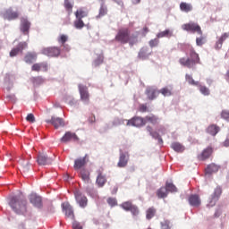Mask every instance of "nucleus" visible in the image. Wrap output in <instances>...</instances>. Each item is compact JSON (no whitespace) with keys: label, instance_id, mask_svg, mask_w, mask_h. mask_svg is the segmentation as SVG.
<instances>
[{"label":"nucleus","instance_id":"nucleus-1","mask_svg":"<svg viewBox=\"0 0 229 229\" xmlns=\"http://www.w3.org/2000/svg\"><path fill=\"white\" fill-rule=\"evenodd\" d=\"M114 40L119 44H129L131 47H133L139 43V32L131 34L130 28L123 27L117 30Z\"/></svg>","mask_w":229,"mask_h":229},{"label":"nucleus","instance_id":"nucleus-2","mask_svg":"<svg viewBox=\"0 0 229 229\" xmlns=\"http://www.w3.org/2000/svg\"><path fill=\"white\" fill-rule=\"evenodd\" d=\"M188 57H181L179 59V64L182 67H187V69H194L196 65L201 64V59L199 58V54L196 52L194 47H190L186 51Z\"/></svg>","mask_w":229,"mask_h":229},{"label":"nucleus","instance_id":"nucleus-3","mask_svg":"<svg viewBox=\"0 0 229 229\" xmlns=\"http://www.w3.org/2000/svg\"><path fill=\"white\" fill-rule=\"evenodd\" d=\"M9 205L16 214H26L28 201L22 193L10 198Z\"/></svg>","mask_w":229,"mask_h":229},{"label":"nucleus","instance_id":"nucleus-4","mask_svg":"<svg viewBox=\"0 0 229 229\" xmlns=\"http://www.w3.org/2000/svg\"><path fill=\"white\" fill-rule=\"evenodd\" d=\"M182 30L188 31L190 33H198V35H203V30H201V26L196 22H189L182 25Z\"/></svg>","mask_w":229,"mask_h":229},{"label":"nucleus","instance_id":"nucleus-5","mask_svg":"<svg viewBox=\"0 0 229 229\" xmlns=\"http://www.w3.org/2000/svg\"><path fill=\"white\" fill-rule=\"evenodd\" d=\"M42 55L46 56H51L52 58H56L62 53V50L58 47H50L43 48L41 51Z\"/></svg>","mask_w":229,"mask_h":229},{"label":"nucleus","instance_id":"nucleus-6","mask_svg":"<svg viewBox=\"0 0 229 229\" xmlns=\"http://www.w3.org/2000/svg\"><path fill=\"white\" fill-rule=\"evenodd\" d=\"M19 12L13 11L12 7L6 9L4 13H2V17L5 21H16V19H19Z\"/></svg>","mask_w":229,"mask_h":229},{"label":"nucleus","instance_id":"nucleus-7","mask_svg":"<svg viewBox=\"0 0 229 229\" xmlns=\"http://www.w3.org/2000/svg\"><path fill=\"white\" fill-rule=\"evenodd\" d=\"M46 123L47 124H52L55 130H58V128L65 126V122L64 121V118L52 116L50 120H46Z\"/></svg>","mask_w":229,"mask_h":229},{"label":"nucleus","instance_id":"nucleus-8","mask_svg":"<svg viewBox=\"0 0 229 229\" xmlns=\"http://www.w3.org/2000/svg\"><path fill=\"white\" fill-rule=\"evenodd\" d=\"M89 163V155L86 154L83 157H79L75 159L73 168L75 171H79V169H82Z\"/></svg>","mask_w":229,"mask_h":229},{"label":"nucleus","instance_id":"nucleus-9","mask_svg":"<svg viewBox=\"0 0 229 229\" xmlns=\"http://www.w3.org/2000/svg\"><path fill=\"white\" fill-rule=\"evenodd\" d=\"M130 161V154L128 152H123L120 150L119 161L117 163V167H126L128 162Z\"/></svg>","mask_w":229,"mask_h":229},{"label":"nucleus","instance_id":"nucleus-10","mask_svg":"<svg viewBox=\"0 0 229 229\" xmlns=\"http://www.w3.org/2000/svg\"><path fill=\"white\" fill-rule=\"evenodd\" d=\"M78 140H80L78 135L71 131H66L64 135L61 138V142H63L64 144H67V142H76Z\"/></svg>","mask_w":229,"mask_h":229},{"label":"nucleus","instance_id":"nucleus-11","mask_svg":"<svg viewBox=\"0 0 229 229\" xmlns=\"http://www.w3.org/2000/svg\"><path fill=\"white\" fill-rule=\"evenodd\" d=\"M145 124V119L140 116H134L127 122V126H135L136 128H140Z\"/></svg>","mask_w":229,"mask_h":229},{"label":"nucleus","instance_id":"nucleus-12","mask_svg":"<svg viewBox=\"0 0 229 229\" xmlns=\"http://www.w3.org/2000/svg\"><path fill=\"white\" fill-rule=\"evenodd\" d=\"M145 94L149 101H153L158 98L160 91H158L155 87H148L145 90Z\"/></svg>","mask_w":229,"mask_h":229},{"label":"nucleus","instance_id":"nucleus-13","mask_svg":"<svg viewBox=\"0 0 229 229\" xmlns=\"http://www.w3.org/2000/svg\"><path fill=\"white\" fill-rule=\"evenodd\" d=\"M75 199L77 203L81 207V208H85L87 207V197L81 193V191H77L74 192Z\"/></svg>","mask_w":229,"mask_h":229},{"label":"nucleus","instance_id":"nucleus-14","mask_svg":"<svg viewBox=\"0 0 229 229\" xmlns=\"http://www.w3.org/2000/svg\"><path fill=\"white\" fill-rule=\"evenodd\" d=\"M37 162L38 165H49V164H53V159L47 157L45 153H39L38 155Z\"/></svg>","mask_w":229,"mask_h":229},{"label":"nucleus","instance_id":"nucleus-15","mask_svg":"<svg viewBox=\"0 0 229 229\" xmlns=\"http://www.w3.org/2000/svg\"><path fill=\"white\" fill-rule=\"evenodd\" d=\"M49 70V65L47 63H36L31 66V71L34 72H40L42 71L43 72H47Z\"/></svg>","mask_w":229,"mask_h":229},{"label":"nucleus","instance_id":"nucleus-16","mask_svg":"<svg viewBox=\"0 0 229 229\" xmlns=\"http://www.w3.org/2000/svg\"><path fill=\"white\" fill-rule=\"evenodd\" d=\"M62 208L64 212L66 217H70V219H73L74 217V210H72V206L69 202H63Z\"/></svg>","mask_w":229,"mask_h":229},{"label":"nucleus","instance_id":"nucleus-17","mask_svg":"<svg viewBox=\"0 0 229 229\" xmlns=\"http://www.w3.org/2000/svg\"><path fill=\"white\" fill-rule=\"evenodd\" d=\"M30 28H31L30 21L26 18H21L20 30L23 32V35H30Z\"/></svg>","mask_w":229,"mask_h":229},{"label":"nucleus","instance_id":"nucleus-18","mask_svg":"<svg viewBox=\"0 0 229 229\" xmlns=\"http://www.w3.org/2000/svg\"><path fill=\"white\" fill-rule=\"evenodd\" d=\"M212 153H214V148H212V147H208L198 156V159L201 160L202 162L208 160Z\"/></svg>","mask_w":229,"mask_h":229},{"label":"nucleus","instance_id":"nucleus-19","mask_svg":"<svg viewBox=\"0 0 229 229\" xmlns=\"http://www.w3.org/2000/svg\"><path fill=\"white\" fill-rule=\"evenodd\" d=\"M26 47H28V43L27 42L19 43L17 47L13 48L11 50L10 56H12V57L17 56V55H19V53H22V51H24V49H26Z\"/></svg>","mask_w":229,"mask_h":229},{"label":"nucleus","instance_id":"nucleus-20","mask_svg":"<svg viewBox=\"0 0 229 229\" xmlns=\"http://www.w3.org/2000/svg\"><path fill=\"white\" fill-rule=\"evenodd\" d=\"M30 202L37 207V208H42V198L40 196L32 193L29 196Z\"/></svg>","mask_w":229,"mask_h":229},{"label":"nucleus","instance_id":"nucleus-21","mask_svg":"<svg viewBox=\"0 0 229 229\" xmlns=\"http://www.w3.org/2000/svg\"><path fill=\"white\" fill-rule=\"evenodd\" d=\"M79 91L81 94V98L82 101H86V103H89V89L86 86H83L81 84L79 85Z\"/></svg>","mask_w":229,"mask_h":229},{"label":"nucleus","instance_id":"nucleus-22","mask_svg":"<svg viewBox=\"0 0 229 229\" xmlns=\"http://www.w3.org/2000/svg\"><path fill=\"white\" fill-rule=\"evenodd\" d=\"M191 207H199L201 205V199L198 194H192L188 199Z\"/></svg>","mask_w":229,"mask_h":229},{"label":"nucleus","instance_id":"nucleus-23","mask_svg":"<svg viewBox=\"0 0 229 229\" xmlns=\"http://www.w3.org/2000/svg\"><path fill=\"white\" fill-rule=\"evenodd\" d=\"M97 185H98V187H104L105 183H106V177H105V175H103V170L98 169L97 170Z\"/></svg>","mask_w":229,"mask_h":229},{"label":"nucleus","instance_id":"nucleus-24","mask_svg":"<svg viewBox=\"0 0 229 229\" xmlns=\"http://www.w3.org/2000/svg\"><path fill=\"white\" fill-rule=\"evenodd\" d=\"M223 191L221 190V188L217 187L212 197H211V200L209 202V207H214V205H216V203H217V199H219V196H221Z\"/></svg>","mask_w":229,"mask_h":229},{"label":"nucleus","instance_id":"nucleus-25","mask_svg":"<svg viewBox=\"0 0 229 229\" xmlns=\"http://www.w3.org/2000/svg\"><path fill=\"white\" fill-rule=\"evenodd\" d=\"M37 57L36 52H28L24 56V62L26 64H33V62H37Z\"/></svg>","mask_w":229,"mask_h":229},{"label":"nucleus","instance_id":"nucleus-26","mask_svg":"<svg viewBox=\"0 0 229 229\" xmlns=\"http://www.w3.org/2000/svg\"><path fill=\"white\" fill-rule=\"evenodd\" d=\"M76 19H82L85 17H89V10L85 9V7L79 8L74 13Z\"/></svg>","mask_w":229,"mask_h":229},{"label":"nucleus","instance_id":"nucleus-27","mask_svg":"<svg viewBox=\"0 0 229 229\" xmlns=\"http://www.w3.org/2000/svg\"><path fill=\"white\" fill-rule=\"evenodd\" d=\"M221 129L216 124H211L208 127L207 131L209 133V135H212L213 137H216Z\"/></svg>","mask_w":229,"mask_h":229},{"label":"nucleus","instance_id":"nucleus-28","mask_svg":"<svg viewBox=\"0 0 229 229\" xmlns=\"http://www.w3.org/2000/svg\"><path fill=\"white\" fill-rule=\"evenodd\" d=\"M80 174L83 182H85L86 183H89V182H90V172H89V170L82 168L80 172Z\"/></svg>","mask_w":229,"mask_h":229},{"label":"nucleus","instance_id":"nucleus-29","mask_svg":"<svg viewBox=\"0 0 229 229\" xmlns=\"http://www.w3.org/2000/svg\"><path fill=\"white\" fill-rule=\"evenodd\" d=\"M219 169H221V166L213 163L207 166L206 174H212L213 173H217V171H219Z\"/></svg>","mask_w":229,"mask_h":229},{"label":"nucleus","instance_id":"nucleus-30","mask_svg":"<svg viewBox=\"0 0 229 229\" xmlns=\"http://www.w3.org/2000/svg\"><path fill=\"white\" fill-rule=\"evenodd\" d=\"M171 148L174 151H176V153H183L185 151V147L180 142L172 143Z\"/></svg>","mask_w":229,"mask_h":229},{"label":"nucleus","instance_id":"nucleus-31","mask_svg":"<svg viewBox=\"0 0 229 229\" xmlns=\"http://www.w3.org/2000/svg\"><path fill=\"white\" fill-rule=\"evenodd\" d=\"M144 119L145 124H148V123H150V124H158V118L155 114L147 115Z\"/></svg>","mask_w":229,"mask_h":229},{"label":"nucleus","instance_id":"nucleus-32","mask_svg":"<svg viewBox=\"0 0 229 229\" xmlns=\"http://www.w3.org/2000/svg\"><path fill=\"white\" fill-rule=\"evenodd\" d=\"M157 38H171V37H173V30L167 29L164 31L158 32L157 34Z\"/></svg>","mask_w":229,"mask_h":229},{"label":"nucleus","instance_id":"nucleus-33","mask_svg":"<svg viewBox=\"0 0 229 229\" xmlns=\"http://www.w3.org/2000/svg\"><path fill=\"white\" fill-rule=\"evenodd\" d=\"M180 10L182 12H185L186 13H189V12H192V5L191 4L182 2L180 4Z\"/></svg>","mask_w":229,"mask_h":229},{"label":"nucleus","instance_id":"nucleus-34","mask_svg":"<svg viewBox=\"0 0 229 229\" xmlns=\"http://www.w3.org/2000/svg\"><path fill=\"white\" fill-rule=\"evenodd\" d=\"M64 6L68 15H71V13H72V8L74 7L73 3H72L71 0H64Z\"/></svg>","mask_w":229,"mask_h":229},{"label":"nucleus","instance_id":"nucleus-35","mask_svg":"<svg viewBox=\"0 0 229 229\" xmlns=\"http://www.w3.org/2000/svg\"><path fill=\"white\" fill-rule=\"evenodd\" d=\"M159 94H162V96H165V97H169V96H173V88L172 87H165V88H163L159 90Z\"/></svg>","mask_w":229,"mask_h":229},{"label":"nucleus","instance_id":"nucleus-36","mask_svg":"<svg viewBox=\"0 0 229 229\" xmlns=\"http://www.w3.org/2000/svg\"><path fill=\"white\" fill-rule=\"evenodd\" d=\"M73 26L76 28V30H83V28H85V22H83L82 19L76 18V20L73 21Z\"/></svg>","mask_w":229,"mask_h":229},{"label":"nucleus","instance_id":"nucleus-37","mask_svg":"<svg viewBox=\"0 0 229 229\" xmlns=\"http://www.w3.org/2000/svg\"><path fill=\"white\" fill-rule=\"evenodd\" d=\"M197 87L199 88V92L203 96H208L210 94V89L207 86H203L199 82V85H197Z\"/></svg>","mask_w":229,"mask_h":229},{"label":"nucleus","instance_id":"nucleus-38","mask_svg":"<svg viewBox=\"0 0 229 229\" xmlns=\"http://www.w3.org/2000/svg\"><path fill=\"white\" fill-rule=\"evenodd\" d=\"M121 208L125 210L126 212H130L131 208L133 207V203L131 201H125L120 205Z\"/></svg>","mask_w":229,"mask_h":229},{"label":"nucleus","instance_id":"nucleus-39","mask_svg":"<svg viewBox=\"0 0 229 229\" xmlns=\"http://www.w3.org/2000/svg\"><path fill=\"white\" fill-rule=\"evenodd\" d=\"M105 60V56L103 54H100L97 56V58L93 61L94 67H98V65H101Z\"/></svg>","mask_w":229,"mask_h":229},{"label":"nucleus","instance_id":"nucleus-40","mask_svg":"<svg viewBox=\"0 0 229 229\" xmlns=\"http://www.w3.org/2000/svg\"><path fill=\"white\" fill-rule=\"evenodd\" d=\"M155 214H157V209L155 208H149L147 210L146 218L147 219H153L155 217Z\"/></svg>","mask_w":229,"mask_h":229},{"label":"nucleus","instance_id":"nucleus-41","mask_svg":"<svg viewBox=\"0 0 229 229\" xmlns=\"http://www.w3.org/2000/svg\"><path fill=\"white\" fill-rule=\"evenodd\" d=\"M185 80L186 81H188L190 85H193L194 87H198V85H199V81H194V79L192 78V75L186 74Z\"/></svg>","mask_w":229,"mask_h":229},{"label":"nucleus","instance_id":"nucleus-42","mask_svg":"<svg viewBox=\"0 0 229 229\" xmlns=\"http://www.w3.org/2000/svg\"><path fill=\"white\" fill-rule=\"evenodd\" d=\"M157 198H160V199L167 198V190H166V188L162 187L159 190H157Z\"/></svg>","mask_w":229,"mask_h":229},{"label":"nucleus","instance_id":"nucleus-43","mask_svg":"<svg viewBox=\"0 0 229 229\" xmlns=\"http://www.w3.org/2000/svg\"><path fill=\"white\" fill-rule=\"evenodd\" d=\"M165 189L168 192H178L176 186L171 182H166Z\"/></svg>","mask_w":229,"mask_h":229},{"label":"nucleus","instance_id":"nucleus-44","mask_svg":"<svg viewBox=\"0 0 229 229\" xmlns=\"http://www.w3.org/2000/svg\"><path fill=\"white\" fill-rule=\"evenodd\" d=\"M67 40H69V37L64 34L60 35L57 38V42L61 44V46L65 45V42H67Z\"/></svg>","mask_w":229,"mask_h":229},{"label":"nucleus","instance_id":"nucleus-45","mask_svg":"<svg viewBox=\"0 0 229 229\" xmlns=\"http://www.w3.org/2000/svg\"><path fill=\"white\" fill-rule=\"evenodd\" d=\"M108 13V9L106 7L105 4H102L99 9L98 17H105Z\"/></svg>","mask_w":229,"mask_h":229},{"label":"nucleus","instance_id":"nucleus-46","mask_svg":"<svg viewBox=\"0 0 229 229\" xmlns=\"http://www.w3.org/2000/svg\"><path fill=\"white\" fill-rule=\"evenodd\" d=\"M150 135L153 137V139H156L159 144H164V140H162V137H160L158 132L153 131Z\"/></svg>","mask_w":229,"mask_h":229},{"label":"nucleus","instance_id":"nucleus-47","mask_svg":"<svg viewBox=\"0 0 229 229\" xmlns=\"http://www.w3.org/2000/svg\"><path fill=\"white\" fill-rule=\"evenodd\" d=\"M129 212H131L132 214V216H139L140 211L139 210V208L136 205H132V207L131 208Z\"/></svg>","mask_w":229,"mask_h":229},{"label":"nucleus","instance_id":"nucleus-48","mask_svg":"<svg viewBox=\"0 0 229 229\" xmlns=\"http://www.w3.org/2000/svg\"><path fill=\"white\" fill-rule=\"evenodd\" d=\"M171 221L169 220H165L163 222H161V228L162 229H171Z\"/></svg>","mask_w":229,"mask_h":229},{"label":"nucleus","instance_id":"nucleus-49","mask_svg":"<svg viewBox=\"0 0 229 229\" xmlns=\"http://www.w3.org/2000/svg\"><path fill=\"white\" fill-rule=\"evenodd\" d=\"M205 42H207V39H206V38L203 37V36H200L199 38H196V44H197V46L201 47V46H203V44H205Z\"/></svg>","mask_w":229,"mask_h":229},{"label":"nucleus","instance_id":"nucleus-50","mask_svg":"<svg viewBox=\"0 0 229 229\" xmlns=\"http://www.w3.org/2000/svg\"><path fill=\"white\" fill-rule=\"evenodd\" d=\"M160 43V40H158V38H154L151 39L148 44L151 47H157V46H158V44Z\"/></svg>","mask_w":229,"mask_h":229},{"label":"nucleus","instance_id":"nucleus-51","mask_svg":"<svg viewBox=\"0 0 229 229\" xmlns=\"http://www.w3.org/2000/svg\"><path fill=\"white\" fill-rule=\"evenodd\" d=\"M107 203L110 205V207H115L117 205V199L109 198L107 199Z\"/></svg>","mask_w":229,"mask_h":229},{"label":"nucleus","instance_id":"nucleus-52","mask_svg":"<svg viewBox=\"0 0 229 229\" xmlns=\"http://www.w3.org/2000/svg\"><path fill=\"white\" fill-rule=\"evenodd\" d=\"M139 111L141 112L142 114L148 112V106H146V104L140 105Z\"/></svg>","mask_w":229,"mask_h":229},{"label":"nucleus","instance_id":"nucleus-53","mask_svg":"<svg viewBox=\"0 0 229 229\" xmlns=\"http://www.w3.org/2000/svg\"><path fill=\"white\" fill-rule=\"evenodd\" d=\"M222 119L228 120L229 119V111L228 110H223L221 113Z\"/></svg>","mask_w":229,"mask_h":229},{"label":"nucleus","instance_id":"nucleus-54","mask_svg":"<svg viewBox=\"0 0 229 229\" xmlns=\"http://www.w3.org/2000/svg\"><path fill=\"white\" fill-rule=\"evenodd\" d=\"M26 121H28V123H35V115L29 114L26 117Z\"/></svg>","mask_w":229,"mask_h":229},{"label":"nucleus","instance_id":"nucleus-55","mask_svg":"<svg viewBox=\"0 0 229 229\" xmlns=\"http://www.w3.org/2000/svg\"><path fill=\"white\" fill-rule=\"evenodd\" d=\"M228 38H229V32H225L224 34L221 35V37L218 38V40L222 41V43H223Z\"/></svg>","mask_w":229,"mask_h":229},{"label":"nucleus","instance_id":"nucleus-56","mask_svg":"<svg viewBox=\"0 0 229 229\" xmlns=\"http://www.w3.org/2000/svg\"><path fill=\"white\" fill-rule=\"evenodd\" d=\"M72 228L73 229H83L81 225L79 222H76V221L72 223Z\"/></svg>","mask_w":229,"mask_h":229},{"label":"nucleus","instance_id":"nucleus-57","mask_svg":"<svg viewBox=\"0 0 229 229\" xmlns=\"http://www.w3.org/2000/svg\"><path fill=\"white\" fill-rule=\"evenodd\" d=\"M221 47H223V42L218 39V40L216 42L215 48H216V49H221Z\"/></svg>","mask_w":229,"mask_h":229},{"label":"nucleus","instance_id":"nucleus-58","mask_svg":"<svg viewBox=\"0 0 229 229\" xmlns=\"http://www.w3.org/2000/svg\"><path fill=\"white\" fill-rule=\"evenodd\" d=\"M63 51H66V53H69L71 51V47L67 44L62 45Z\"/></svg>","mask_w":229,"mask_h":229},{"label":"nucleus","instance_id":"nucleus-59","mask_svg":"<svg viewBox=\"0 0 229 229\" xmlns=\"http://www.w3.org/2000/svg\"><path fill=\"white\" fill-rule=\"evenodd\" d=\"M221 214H223V212L221 211V209H217L215 214H214V217H219L221 216Z\"/></svg>","mask_w":229,"mask_h":229},{"label":"nucleus","instance_id":"nucleus-60","mask_svg":"<svg viewBox=\"0 0 229 229\" xmlns=\"http://www.w3.org/2000/svg\"><path fill=\"white\" fill-rule=\"evenodd\" d=\"M142 31H143V36L146 37V34L149 33V29L148 27H144Z\"/></svg>","mask_w":229,"mask_h":229},{"label":"nucleus","instance_id":"nucleus-61","mask_svg":"<svg viewBox=\"0 0 229 229\" xmlns=\"http://www.w3.org/2000/svg\"><path fill=\"white\" fill-rule=\"evenodd\" d=\"M89 123H90L91 124L96 123V116L92 115L91 117L89 118Z\"/></svg>","mask_w":229,"mask_h":229},{"label":"nucleus","instance_id":"nucleus-62","mask_svg":"<svg viewBox=\"0 0 229 229\" xmlns=\"http://www.w3.org/2000/svg\"><path fill=\"white\" fill-rule=\"evenodd\" d=\"M38 81H42V77H35L33 78L34 83H38Z\"/></svg>","mask_w":229,"mask_h":229},{"label":"nucleus","instance_id":"nucleus-63","mask_svg":"<svg viewBox=\"0 0 229 229\" xmlns=\"http://www.w3.org/2000/svg\"><path fill=\"white\" fill-rule=\"evenodd\" d=\"M223 146L225 148H229V139L225 140L224 142H223Z\"/></svg>","mask_w":229,"mask_h":229},{"label":"nucleus","instance_id":"nucleus-64","mask_svg":"<svg viewBox=\"0 0 229 229\" xmlns=\"http://www.w3.org/2000/svg\"><path fill=\"white\" fill-rule=\"evenodd\" d=\"M147 131L149 132V135L153 133V128L151 126H147Z\"/></svg>","mask_w":229,"mask_h":229}]
</instances>
